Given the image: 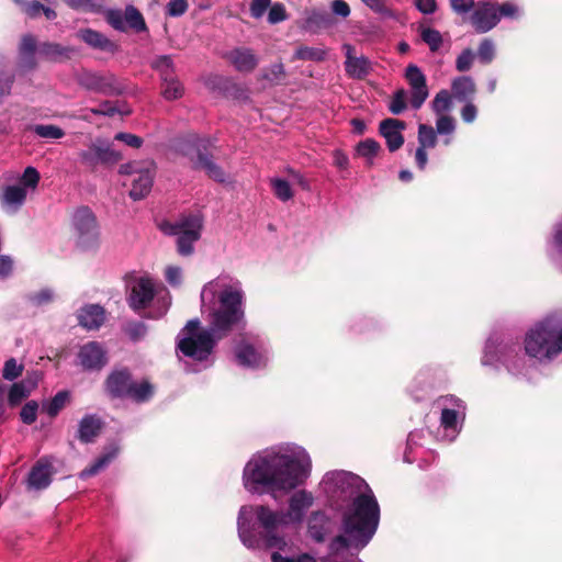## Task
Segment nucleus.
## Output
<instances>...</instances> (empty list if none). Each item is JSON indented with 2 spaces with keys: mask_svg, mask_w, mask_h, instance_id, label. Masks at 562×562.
I'll return each instance as SVG.
<instances>
[{
  "mask_svg": "<svg viewBox=\"0 0 562 562\" xmlns=\"http://www.w3.org/2000/svg\"><path fill=\"white\" fill-rule=\"evenodd\" d=\"M200 301L209 327L198 318L190 319L177 336V348L186 357L205 361L222 338L235 328H245L246 294L238 279L220 274L202 286Z\"/></svg>",
  "mask_w": 562,
  "mask_h": 562,
  "instance_id": "nucleus-1",
  "label": "nucleus"
},
{
  "mask_svg": "<svg viewBox=\"0 0 562 562\" xmlns=\"http://www.w3.org/2000/svg\"><path fill=\"white\" fill-rule=\"evenodd\" d=\"M321 488L331 501L348 502L341 514L342 535L331 541V550L363 549L374 536L380 520V507L369 485L359 475L334 470L324 475Z\"/></svg>",
  "mask_w": 562,
  "mask_h": 562,
  "instance_id": "nucleus-2",
  "label": "nucleus"
},
{
  "mask_svg": "<svg viewBox=\"0 0 562 562\" xmlns=\"http://www.w3.org/2000/svg\"><path fill=\"white\" fill-rule=\"evenodd\" d=\"M311 468V458L301 447L266 450L248 461L243 482L250 493L288 492L308 477Z\"/></svg>",
  "mask_w": 562,
  "mask_h": 562,
  "instance_id": "nucleus-3",
  "label": "nucleus"
},
{
  "mask_svg": "<svg viewBox=\"0 0 562 562\" xmlns=\"http://www.w3.org/2000/svg\"><path fill=\"white\" fill-rule=\"evenodd\" d=\"M313 504L312 493L301 490L290 497L286 513L274 512L262 505L241 506L237 519L239 539L249 549L267 548L286 552L290 549L289 542L277 535L276 530L301 524Z\"/></svg>",
  "mask_w": 562,
  "mask_h": 562,
  "instance_id": "nucleus-4",
  "label": "nucleus"
},
{
  "mask_svg": "<svg viewBox=\"0 0 562 562\" xmlns=\"http://www.w3.org/2000/svg\"><path fill=\"white\" fill-rule=\"evenodd\" d=\"M525 350L538 360H551L562 351V312L549 314L529 329Z\"/></svg>",
  "mask_w": 562,
  "mask_h": 562,
  "instance_id": "nucleus-5",
  "label": "nucleus"
},
{
  "mask_svg": "<svg viewBox=\"0 0 562 562\" xmlns=\"http://www.w3.org/2000/svg\"><path fill=\"white\" fill-rule=\"evenodd\" d=\"M202 228L203 217L200 214L182 215L173 223L160 225L166 235L177 236V250L182 257L194 252V244L201 238Z\"/></svg>",
  "mask_w": 562,
  "mask_h": 562,
  "instance_id": "nucleus-6",
  "label": "nucleus"
},
{
  "mask_svg": "<svg viewBox=\"0 0 562 562\" xmlns=\"http://www.w3.org/2000/svg\"><path fill=\"white\" fill-rule=\"evenodd\" d=\"M105 387L113 397L130 398L135 402H145L154 394L153 385L147 381L139 383L133 381L127 370H114L106 379Z\"/></svg>",
  "mask_w": 562,
  "mask_h": 562,
  "instance_id": "nucleus-7",
  "label": "nucleus"
},
{
  "mask_svg": "<svg viewBox=\"0 0 562 562\" xmlns=\"http://www.w3.org/2000/svg\"><path fill=\"white\" fill-rule=\"evenodd\" d=\"M71 229L76 245L82 250H92L99 246L100 229L93 212L81 206L71 215Z\"/></svg>",
  "mask_w": 562,
  "mask_h": 562,
  "instance_id": "nucleus-8",
  "label": "nucleus"
},
{
  "mask_svg": "<svg viewBox=\"0 0 562 562\" xmlns=\"http://www.w3.org/2000/svg\"><path fill=\"white\" fill-rule=\"evenodd\" d=\"M78 82L87 90L105 95H119L125 91L124 85L110 72L82 71L78 77Z\"/></svg>",
  "mask_w": 562,
  "mask_h": 562,
  "instance_id": "nucleus-9",
  "label": "nucleus"
},
{
  "mask_svg": "<svg viewBox=\"0 0 562 562\" xmlns=\"http://www.w3.org/2000/svg\"><path fill=\"white\" fill-rule=\"evenodd\" d=\"M120 172L132 176L130 196L133 200H142L150 192L154 180V168L151 164H148V166L144 168H139L137 162L123 165L120 168Z\"/></svg>",
  "mask_w": 562,
  "mask_h": 562,
  "instance_id": "nucleus-10",
  "label": "nucleus"
},
{
  "mask_svg": "<svg viewBox=\"0 0 562 562\" xmlns=\"http://www.w3.org/2000/svg\"><path fill=\"white\" fill-rule=\"evenodd\" d=\"M437 404L441 408L440 425L451 432L453 439L460 431L459 422L464 418L465 407L462 401L452 395L440 397Z\"/></svg>",
  "mask_w": 562,
  "mask_h": 562,
  "instance_id": "nucleus-11",
  "label": "nucleus"
},
{
  "mask_svg": "<svg viewBox=\"0 0 562 562\" xmlns=\"http://www.w3.org/2000/svg\"><path fill=\"white\" fill-rule=\"evenodd\" d=\"M515 350V345L505 342L499 335L493 334L486 340L482 357V364L495 366L497 363H504L509 370H512L510 359L514 356Z\"/></svg>",
  "mask_w": 562,
  "mask_h": 562,
  "instance_id": "nucleus-12",
  "label": "nucleus"
},
{
  "mask_svg": "<svg viewBox=\"0 0 562 562\" xmlns=\"http://www.w3.org/2000/svg\"><path fill=\"white\" fill-rule=\"evenodd\" d=\"M81 164L94 169L99 164H114L121 159V155L114 150L110 143L95 139L88 149L79 153Z\"/></svg>",
  "mask_w": 562,
  "mask_h": 562,
  "instance_id": "nucleus-13",
  "label": "nucleus"
},
{
  "mask_svg": "<svg viewBox=\"0 0 562 562\" xmlns=\"http://www.w3.org/2000/svg\"><path fill=\"white\" fill-rule=\"evenodd\" d=\"M202 147L204 148L203 143L201 140H195L190 145L186 153V155L189 157L192 168L196 170H204L211 179L217 182H224L225 172L218 165L213 161L212 157L209 156L207 153L202 150Z\"/></svg>",
  "mask_w": 562,
  "mask_h": 562,
  "instance_id": "nucleus-14",
  "label": "nucleus"
},
{
  "mask_svg": "<svg viewBox=\"0 0 562 562\" xmlns=\"http://www.w3.org/2000/svg\"><path fill=\"white\" fill-rule=\"evenodd\" d=\"M157 294V285L149 277L136 279L128 296V304L134 311H140L148 306Z\"/></svg>",
  "mask_w": 562,
  "mask_h": 562,
  "instance_id": "nucleus-15",
  "label": "nucleus"
},
{
  "mask_svg": "<svg viewBox=\"0 0 562 562\" xmlns=\"http://www.w3.org/2000/svg\"><path fill=\"white\" fill-rule=\"evenodd\" d=\"M405 78L411 87V105L418 110L429 95L426 77L418 66L409 64L405 71Z\"/></svg>",
  "mask_w": 562,
  "mask_h": 562,
  "instance_id": "nucleus-16",
  "label": "nucleus"
},
{
  "mask_svg": "<svg viewBox=\"0 0 562 562\" xmlns=\"http://www.w3.org/2000/svg\"><path fill=\"white\" fill-rule=\"evenodd\" d=\"M498 22L499 14L496 4L488 1H481L476 4L471 16V23L477 33L491 31Z\"/></svg>",
  "mask_w": 562,
  "mask_h": 562,
  "instance_id": "nucleus-17",
  "label": "nucleus"
},
{
  "mask_svg": "<svg viewBox=\"0 0 562 562\" xmlns=\"http://www.w3.org/2000/svg\"><path fill=\"white\" fill-rule=\"evenodd\" d=\"M78 361L85 370H100L108 362L106 352L99 342L90 341L80 347Z\"/></svg>",
  "mask_w": 562,
  "mask_h": 562,
  "instance_id": "nucleus-18",
  "label": "nucleus"
},
{
  "mask_svg": "<svg viewBox=\"0 0 562 562\" xmlns=\"http://www.w3.org/2000/svg\"><path fill=\"white\" fill-rule=\"evenodd\" d=\"M405 123L395 119H385L380 123V133L385 138L390 151H395L404 144L402 131Z\"/></svg>",
  "mask_w": 562,
  "mask_h": 562,
  "instance_id": "nucleus-19",
  "label": "nucleus"
},
{
  "mask_svg": "<svg viewBox=\"0 0 562 562\" xmlns=\"http://www.w3.org/2000/svg\"><path fill=\"white\" fill-rule=\"evenodd\" d=\"M53 473L52 463L47 459H41L29 473V487L33 490L46 488L52 482Z\"/></svg>",
  "mask_w": 562,
  "mask_h": 562,
  "instance_id": "nucleus-20",
  "label": "nucleus"
},
{
  "mask_svg": "<svg viewBox=\"0 0 562 562\" xmlns=\"http://www.w3.org/2000/svg\"><path fill=\"white\" fill-rule=\"evenodd\" d=\"M331 25L333 20L329 14L319 9L306 10L301 22V27L311 33H317L321 30L330 27Z\"/></svg>",
  "mask_w": 562,
  "mask_h": 562,
  "instance_id": "nucleus-21",
  "label": "nucleus"
},
{
  "mask_svg": "<svg viewBox=\"0 0 562 562\" xmlns=\"http://www.w3.org/2000/svg\"><path fill=\"white\" fill-rule=\"evenodd\" d=\"M237 362L248 368H259L266 364L268 356L266 352L257 351L249 344H240L235 350Z\"/></svg>",
  "mask_w": 562,
  "mask_h": 562,
  "instance_id": "nucleus-22",
  "label": "nucleus"
},
{
  "mask_svg": "<svg viewBox=\"0 0 562 562\" xmlns=\"http://www.w3.org/2000/svg\"><path fill=\"white\" fill-rule=\"evenodd\" d=\"M79 324L87 329H98L104 322V310L100 305H87L79 311Z\"/></svg>",
  "mask_w": 562,
  "mask_h": 562,
  "instance_id": "nucleus-23",
  "label": "nucleus"
},
{
  "mask_svg": "<svg viewBox=\"0 0 562 562\" xmlns=\"http://www.w3.org/2000/svg\"><path fill=\"white\" fill-rule=\"evenodd\" d=\"M228 59L233 66L241 72L252 71L258 64L257 57L248 48L234 49L229 53Z\"/></svg>",
  "mask_w": 562,
  "mask_h": 562,
  "instance_id": "nucleus-24",
  "label": "nucleus"
},
{
  "mask_svg": "<svg viewBox=\"0 0 562 562\" xmlns=\"http://www.w3.org/2000/svg\"><path fill=\"white\" fill-rule=\"evenodd\" d=\"M78 37L92 48L100 49L103 52H115L116 45L111 42L102 33L93 31L91 29L80 30Z\"/></svg>",
  "mask_w": 562,
  "mask_h": 562,
  "instance_id": "nucleus-25",
  "label": "nucleus"
},
{
  "mask_svg": "<svg viewBox=\"0 0 562 562\" xmlns=\"http://www.w3.org/2000/svg\"><path fill=\"white\" fill-rule=\"evenodd\" d=\"M328 522L329 518L325 512H313L307 521L310 536L317 542L324 541Z\"/></svg>",
  "mask_w": 562,
  "mask_h": 562,
  "instance_id": "nucleus-26",
  "label": "nucleus"
},
{
  "mask_svg": "<svg viewBox=\"0 0 562 562\" xmlns=\"http://www.w3.org/2000/svg\"><path fill=\"white\" fill-rule=\"evenodd\" d=\"M26 195L27 191L24 187L14 184L5 187L0 199L4 206L15 211L25 202Z\"/></svg>",
  "mask_w": 562,
  "mask_h": 562,
  "instance_id": "nucleus-27",
  "label": "nucleus"
},
{
  "mask_svg": "<svg viewBox=\"0 0 562 562\" xmlns=\"http://www.w3.org/2000/svg\"><path fill=\"white\" fill-rule=\"evenodd\" d=\"M101 419L95 415H87L79 423L78 437L83 442H90L101 429Z\"/></svg>",
  "mask_w": 562,
  "mask_h": 562,
  "instance_id": "nucleus-28",
  "label": "nucleus"
},
{
  "mask_svg": "<svg viewBox=\"0 0 562 562\" xmlns=\"http://www.w3.org/2000/svg\"><path fill=\"white\" fill-rule=\"evenodd\" d=\"M345 70L350 78L363 79L372 71V64L366 56L345 60Z\"/></svg>",
  "mask_w": 562,
  "mask_h": 562,
  "instance_id": "nucleus-29",
  "label": "nucleus"
},
{
  "mask_svg": "<svg viewBox=\"0 0 562 562\" xmlns=\"http://www.w3.org/2000/svg\"><path fill=\"white\" fill-rule=\"evenodd\" d=\"M452 94L459 101H468L475 93V83L471 77L462 76L453 79L451 83Z\"/></svg>",
  "mask_w": 562,
  "mask_h": 562,
  "instance_id": "nucleus-30",
  "label": "nucleus"
},
{
  "mask_svg": "<svg viewBox=\"0 0 562 562\" xmlns=\"http://www.w3.org/2000/svg\"><path fill=\"white\" fill-rule=\"evenodd\" d=\"M35 380H22L14 383L9 390V402L12 406L18 405L23 398L27 397L32 390L35 389Z\"/></svg>",
  "mask_w": 562,
  "mask_h": 562,
  "instance_id": "nucleus-31",
  "label": "nucleus"
},
{
  "mask_svg": "<svg viewBox=\"0 0 562 562\" xmlns=\"http://www.w3.org/2000/svg\"><path fill=\"white\" fill-rule=\"evenodd\" d=\"M36 52V41L32 35H24L20 44L21 64L25 68L35 66L34 55Z\"/></svg>",
  "mask_w": 562,
  "mask_h": 562,
  "instance_id": "nucleus-32",
  "label": "nucleus"
},
{
  "mask_svg": "<svg viewBox=\"0 0 562 562\" xmlns=\"http://www.w3.org/2000/svg\"><path fill=\"white\" fill-rule=\"evenodd\" d=\"M380 150V144L372 138L361 140L356 147L357 155L361 158H364L368 166L373 165V160L378 156Z\"/></svg>",
  "mask_w": 562,
  "mask_h": 562,
  "instance_id": "nucleus-33",
  "label": "nucleus"
},
{
  "mask_svg": "<svg viewBox=\"0 0 562 562\" xmlns=\"http://www.w3.org/2000/svg\"><path fill=\"white\" fill-rule=\"evenodd\" d=\"M68 400L69 393L67 391H60L50 401L44 402L42 409L49 417H55L64 408Z\"/></svg>",
  "mask_w": 562,
  "mask_h": 562,
  "instance_id": "nucleus-34",
  "label": "nucleus"
},
{
  "mask_svg": "<svg viewBox=\"0 0 562 562\" xmlns=\"http://www.w3.org/2000/svg\"><path fill=\"white\" fill-rule=\"evenodd\" d=\"M151 68L159 72L161 80H167L170 77H173L175 65L171 56L169 55H161L156 57L151 61Z\"/></svg>",
  "mask_w": 562,
  "mask_h": 562,
  "instance_id": "nucleus-35",
  "label": "nucleus"
},
{
  "mask_svg": "<svg viewBox=\"0 0 562 562\" xmlns=\"http://www.w3.org/2000/svg\"><path fill=\"white\" fill-rule=\"evenodd\" d=\"M274 195L282 202H286L293 198V190L290 183L281 178H272L270 180Z\"/></svg>",
  "mask_w": 562,
  "mask_h": 562,
  "instance_id": "nucleus-36",
  "label": "nucleus"
},
{
  "mask_svg": "<svg viewBox=\"0 0 562 562\" xmlns=\"http://www.w3.org/2000/svg\"><path fill=\"white\" fill-rule=\"evenodd\" d=\"M183 87L180 81L173 77L162 80V95L167 100H176L182 97Z\"/></svg>",
  "mask_w": 562,
  "mask_h": 562,
  "instance_id": "nucleus-37",
  "label": "nucleus"
},
{
  "mask_svg": "<svg viewBox=\"0 0 562 562\" xmlns=\"http://www.w3.org/2000/svg\"><path fill=\"white\" fill-rule=\"evenodd\" d=\"M34 133L47 139H59L65 136V132L57 125L53 124H37L33 126Z\"/></svg>",
  "mask_w": 562,
  "mask_h": 562,
  "instance_id": "nucleus-38",
  "label": "nucleus"
},
{
  "mask_svg": "<svg viewBox=\"0 0 562 562\" xmlns=\"http://www.w3.org/2000/svg\"><path fill=\"white\" fill-rule=\"evenodd\" d=\"M452 104L451 94L448 90H440L431 102V109L432 111L438 114L442 115V113L450 110Z\"/></svg>",
  "mask_w": 562,
  "mask_h": 562,
  "instance_id": "nucleus-39",
  "label": "nucleus"
},
{
  "mask_svg": "<svg viewBox=\"0 0 562 562\" xmlns=\"http://www.w3.org/2000/svg\"><path fill=\"white\" fill-rule=\"evenodd\" d=\"M418 147L434 148L437 144L436 132L431 126L420 124L418 126Z\"/></svg>",
  "mask_w": 562,
  "mask_h": 562,
  "instance_id": "nucleus-40",
  "label": "nucleus"
},
{
  "mask_svg": "<svg viewBox=\"0 0 562 562\" xmlns=\"http://www.w3.org/2000/svg\"><path fill=\"white\" fill-rule=\"evenodd\" d=\"M70 52L69 48L54 43H45L40 48L41 55L54 60L60 57H68Z\"/></svg>",
  "mask_w": 562,
  "mask_h": 562,
  "instance_id": "nucleus-41",
  "label": "nucleus"
},
{
  "mask_svg": "<svg viewBox=\"0 0 562 562\" xmlns=\"http://www.w3.org/2000/svg\"><path fill=\"white\" fill-rule=\"evenodd\" d=\"M420 37L429 46L431 52H437L442 44L440 32L431 27H423Z\"/></svg>",
  "mask_w": 562,
  "mask_h": 562,
  "instance_id": "nucleus-42",
  "label": "nucleus"
},
{
  "mask_svg": "<svg viewBox=\"0 0 562 562\" xmlns=\"http://www.w3.org/2000/svg\"><path fill=\"white\" fill-rule=\"evenodd\" d=\"M115 454H116L115 452H112V453H106V454L100 457L98 460H95L93 462V464H91L89 468L85 469L81 472L80 476L86 479V477L97 474L99 471L104 469L111 462V460L115 457Z\"/></svg>",
  "mask_w": 562,
  "mask_h": 562,
  "instance_id": "nucleus-43",
  "label": "nucleus"
},
{
  "mask_svg": "<svg viewBox=\"0 0 562 562\" xmlns=\"http://www.w3.org/2000/svg\"><path fill=\"white\" fill-rule=\"evenodd\" d=\"M124 20L128 26L135 29L136 31H143L145 29V22L142 14L133 5H130L125 9Z\"/></svg>",
  "mask_w": 562,
  "mask_h": 562,
  "instance_id": "nucleus-44",
  "label": "nucleus"
},
{
  "mask_svg": "<svg viewBox=\"0 0 562 562\" xmlns=\"http://www.w3.org/2000/svg\"><path fill=\"white\" fill-rule=\"evenodd\" d=\"M40 181V173L34 167H26L21 179L20 183L22 187L31 190H35Z\"/></svg>",
  "mask_w": 562,
  "mask_h": 562,
  "instance_id": "nucleus-45",
  "label": "nucleus"
},
{
  "mask_svg": "<svg viewBox=\"0 0 562 562\" xmlns=\"http://www.w3.org/2000/svg\"><path fill=\"white\" fill-rule=\"evenodd\" d=\"M23 371V366L18 363L14 358H11L5 361L3 370H2V376L3 379L8 381H13L18 376L21 375Z\"/></svg>",
  "mask_w": 562,
  "mask_h": 562,
  "instance_id": "nucleus-46",
  "label": "nucleus"
},
{
  "mask_svg": "<svg viewBox=\"0 0 562 562\" xmlns=\"http://www.w3.org/2000/svg\"><path fill=\"white\" fill-rule=\"evenodd\" d=\"M405 109H406V91L401 89L394 93V95L389 104V110L391 113L397 115V114H401Z\"/></svg>",
  "mask_w": 562,
  "mask_h": 562,
  "instance_id": "nucleus-47",
  "label": "nucleus"
},
{
  "mask_svg": "<svg viewBox=\"0 0 562 562\" xmlns=\"http://www.w3.org/2000/svg\"><path fill=\"white\" fill-rule=\"evenodd\" d=\"M477 55L483 64L491 63L495 55L494 43L488 38L482 41V43L479 46Z\"/></svg>",
  "mask_w": 562,
  "mask_h": 562,
  "instance_id": "nucleus-48",
  "label": "nucleus"
},
{
  "mask_svg": "<svg viewBox=\"0 0 562 562\" xmlns=\"http://www.w3.org/2000/svg\"><path fill=\"white\" fill-rule=\"evenodd\" d=\"M326 52L321 48L301 47L296 50L295 56L306 60H323Z\"/></svg>",
  "mask_w": 562,
  "mask_h": 562,
  "instance_id": "nucleus-49",
  "label": "nucleus"
},
{
  "mask_svg": "<svg viewBox=\"0 0 562 562\" xmlns=\"http://www.w3.org/2000/svg\"><path fill=\"white\" fill-rule=\"evenodd\" d=\"M38 404L35 401L27 402L21 409L20 416L24 424L31 425L36 420Z\"/></svg>",
  "mask_w": 562,
  "mask_h": 562,
  "instance_id": "nucleus-50",
  "label": "nucleus"
},
{
  "mask_svg": "<svg viewBox=\"0 0 562 562\" xmlns=\"http://www.w3.org/2000/svg\"><path fill=\"white\" fill-rule=\"evenodd\" d=\"M272 562H317L315 557L310 553H301L295 558L284 557L280 552H273L271 555Z\"/></svg>",
  "mask_w": 562,
  "mask_h": 562,
  "instance_id": "nucleus-51",
  "label": "nucleus"
},
{
  "mask_svg": "<svg viewBox=\"0 0 562 562\" xmlns=\"http://www.w3.org/2000/svg\"><path fill=\"white\" fill-rule=\"evenodd\" d=\"M474 54L471 49H464L456 60V68L458 71H468L473 63Z\"/></svg>",
  "mask_w": 562,
  "mask_h": 562,
  "instance_id": "nucleus-52",
  "label": "nucleus"
},
{
  "mask_svg": "<svg viewBox=\"0 0 562 562\" xmlns=\"http://www.w3.org/2000/svg\"><path fill=\"white\" fill-rule=\"evenodd\" d=\"M91 113L94 115H105V116H113L116 113H123L128 114L130 110L126 111H120L114 104H112L110 101L103 102L100 108H94L90 110Z\"/></svg>",
  "mask_w": 562,
  "mask_h": 562,
  "instance_id": "nucleus-53",
  "label": "nucleus"
},
{
  "mask_svg": "<svg viewBox=\"0 0 562 562\" xmlns=\"http://www.w3.org/2000/svg\"><path fill=\"white\" fill-rule=\"evenodd\" d=\"M436 128L439 134H452L456 128L454 120L451 116L440 115L436 122Z\"/></svg>",
  "mask_w": 562,
  "mask_h": 562,
  "instance_id": "nucleus-54",
  "label": "nucleus"
},
{
  "mask_svg": "<svg viewBox=\"0 0 562 562\" xmlns=\"http://www.w3.org/2000/svg\"><path fill=\"white\" fill-rule=\"evenodd\" d=\"M285 19H286V12H285V8L283 4L276 3L273 5H270L269 12H268V21L271 24L282 22Z\"/></svg>",
  "mask_w": 562,
  "mask_h": 562,
  "instance_id": "nucleus-55",
  "label": "nucleus"
},
{
  "mask_svg": "<svg viewBox=\"0 0 562 562\" xmlns=\"http://www.w3.org/2000/svg\"><path fill=\"white\" fill-rule=\"evenodd\" d=\"M165 278L172 286H178L182 282V269L177 266H168L165 270Z\"/></svg>",
  "mask_w": 562,
  "mask_h": 562,
  "instance_id": "nucleus-56",
  "label": "nucleus"
},
{
  "mask_svg": "<svg viewBox=\"0 0 562 562\" xmlns=\"http://www.w3.org/2000/svg\"><path fill=\"white\" fill-rule=\"evenodd\" d=\"M188 9L187 0H169L167 4V13L170 16H180Z\"/></svg>",
  "mask_w": 562,
  "mask_h": 562,
  "instance_id": "nucleus-57",
  "label": "nucleus"
},
{
  "mask_svg": "<svg viewBox=\"0 0 562 562\" xmlns=\"http://www.w3.org/2000/svg\"><path fill=\"white\" fill-rule=\"evenodd\" d=\"M127 335L132 340H139L145 337L147 333V327L144 323L136 322L132 323L127 326Z\"/></svg>",
  "mask_w": 562,
  "mask_h": 562,
  "instance_id": "nucleus-58",
  "label": "nucleus"
},
{
  "mask_svg": "<svg viewBox=\"0 0 562 562\" xmlns=\"http://www.w3.org/2000/svg\"><path fill=\"white\" fill-rule=\"evenodd\" d=\"M271 0H252L250 5L251 15L256 19L261 18L270 8Z\"/></svg>",
  "mask_w": 562,
  "mask_h": 562,
  "instance_id": "nucleus-59",
  "label": "nucleus"
},
{
  "mask_svg": "<svg viewBox=\"0 0 562 562\" xmlns=\"http://www.w3.org/2000/svg\"><path fill=\"white\" fill-rule=\"evenodd\" d=\"M115 139L121 140L133 148H139L143 145V139L139 136L131 133H117L115 135Z\"/></svg>",
  "mask_w": 562,
  "mask_h": 562,
  "instance_id": "nucleus-60",
  "label": "nucleus"
},
{
  "mask_svg": "<svg viewBox=\"0 0 562 562\" xmlns=\"http://www.w3.org/2000/svg\"><path fill=\"white\" fill-rule=\"evenodd\" d=\"M452 10L458 14H467L474 7V0H450Z\"/></svg>",
  "mask_w": 562,
  "mask_h": 562,
  "instance_id": "nucleus-61",
  "label": "nucleus"
},
{
  "mask_svg": "<svg viewBox=\"0 0 562 562\" xmlns=\"http://www.w3.org/2000/svg\"><path fill=\"white\" fill-rule=\"evenodd\" d=\"M331 11L334 14L344 19L350 15L349 4L345 0H334L331 2Z\"/></svg>",
  "mask_w": 562,
  "mask_h": 562,
  "instance_id": "nucleus-62",
  "label": "nucleus"
},
{
  "mask_svg": "<svg viewBox=\"0 0 562 562\" xmlns=\"http://www.w3.org/2000/svg\"><path fill=\"white\" fill-rule=\"evenodd\" d=\"M414 3L423 14H432L437 10L436 0H414Z\"/></svg>",
  "mask_w": 562,
  "mask_h": 562,
  "instance_id": "nucleus-63",
  "label": "nucleus"
},
{
  "mask_svg": "<svg viewBox=\"0 0 562 562\" xmlns=\"http://www.w3.org/2000/svg\"><path fill=\"white\" fill-rule=\"evenodd\" d=\"M284 77V67L282 64L272 65L268 72L265 74V78L270 81H279Z\"/></svg>",
  "mask_w": 562,
  "mask_h": 562,
  "instance_id": "nucleus-64",
  "label": "nucleus"
}]
</instances>
